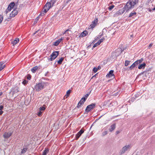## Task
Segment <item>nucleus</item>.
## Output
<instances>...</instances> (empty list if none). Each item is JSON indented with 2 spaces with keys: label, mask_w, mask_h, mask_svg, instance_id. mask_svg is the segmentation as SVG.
<instances>
[{
  "label": "nucleus",
  "mask_w": 155,
  "mask_h": 155,
  "mask_svg": "<svg viewBox=\"0 0 155 155\" xmlns=\"http://www.w3.org/2000/svg\"><path fill=\"white\" fill-rule=\"evenodd\" d=\"M19 41V39L18 38H16L14 41H12L11 43L14 46Z\"/></svg>",
  "instance_id": "a211bd4d"
},
{
  "label": "nucleus",
  "mask_w": 155,
  "mask_h": 155,
  "mask_svg": "<svg viewBox=\"0 0 155 155\" xmlns=\"http://www.w3.org/2000/svg\"><path fill=\"white\" fill-rule=\"evenodd\" d=\"M118 94V92H117V93H116L115 94H114V95L116 96Z\"/></svg>",
  "instance_id": "052dcab7"
},
{
  "label": "nucleus",
  "mask_w": 155,
  "mask_h": 155,
  "mask_svg": "<svg viewBox=\"0 0 155 155\" xmlns=\"http://www.w3.org/2000/svg\"><path fill=\"white\" fill-rule=\"evenodd\" d=\"M18 4L17 3H15L14 2H11L10 3V11L12 8L14 7H15V9H16L17 6H18Z\"/></svg>",
  "instance_id": "1a4fd4ad"
},
{
  "label": "nucleus",
  "mask_w": 155,
  "mask_h": 155,
  "mask_svg": "<svg viewBox=\"0 0 155 155\" xmlns=\"http://www.w3.org/2000/svg\"><path fill=\"white\" fill-rule=\"evenodd\" d=\"M130 62V61L128 60H126L125 61L124 65L125 66H127L129 64Z\"/></svg>",
  "instance_id": "bb28decb"
},
{
  "label": "nucleus",
  "mask_w": 155,
  "mask_h": 155,
  "mask_svg": "<svg viewBox=\"0 0 155 155\" xmlns=\"http://www.w3.org/2000/svg\"><path fill=\"white\" fill-rule=\"evenodd\" d=\"M31 76L30 75H28V76L27 77V78L28 80H30L31 79Z\"/></svg>",
  "instance_id": "c03bdc74"
},
{
  "label": "nucleus",
  "mask_w": 155,
  "mask_h": 155,
  "mask_svg": "<svg viewBox=\"0 0 155 155\" xmlns=\"http://www.w3.org/2000/svg\"><path fill=\"white\" fill-rule=\"evenodd\" d=\"M4 137L5 138H7L10 137V134L9 133H5L4 135Z\"/></svg>",
  "instance_id": "5701e85b"
},
{
  "label": "nucleus",
  "mask_w": 155,
  "mask_h": 155,
  "mask_svg": "<svg viewBox=\"0 0 155 155\" xmlns=\"http://www.w3.org/2000/svg\"><path fill=\"white\" fill-rule=\"evenodd\" d=\"M130 37H133V35H130Z\"/></svg>",
  "instance_id": "338daca9"
},
{
  "label": "nucleus",
  "mask_w": 155,
  "mask_h": 155,
  "mask_svg": "<svg viewBox=\"0 0 155 155\" xmlns=\"http://www.w3.org/2000/svg\"><path fill=\"white\" fill-rule=\"evenodd\" d=\"M97 74H96L95 75H94V76H93L91 78H93V77H95V76H96V75Z\"/></svg>",
  "instance_id": "e2e57ef3"
},
{
  "label": "nucleus",
  "mask_w": 155,
  "mask_h": 155,
  "mask_svg": "<svg viewBox=\"0 0 155 155\" xmlns=\"http://www.w3.org/2000/svg\"><path fill=\"white\" fill-rule=\"evenodd\" d=\"M96 25V23H94L92 22L91 24L90 25L91 28H93Z\"/></svg>",
  "instance_id": "c85d7f7f"
},
{
  "label": "nucleus",
  "mask_w": 155,
  "mask_h": 155,
  "mask_svg": "<svg viewBox=\"0 0 155 155\" xmlns=\"http://www.w3.org/2000/svg\"><path fill=\"white\" fill-rule=\"evenodd\" d=\"M99 38H99L98 36H96L94 40L93 41V43H94L97 39Z\"/></svg>",
  "instance_id": "72a5a7b5"
},
{
  "label": "nucleus",
  "mask_w": 155,
  "mask_h": 155,
  "mask_svg": "<svg viewBox=\"0 0 155 155\" xmlns=\"http://www.w3.org/2000/svg\"><path fill=\"white\" fill-rule=\"evenodd\" d=\"M5 62L4 61L0 62V71H2L5 67Z\"/></svg>",
  "instance_id": "f8f14e48"
},
{
  "label": "nucleus",
  "mask_w": 155,
  "mask_h": 155,
  "mask_svg": "<svg viewBox=\"0 0 155 155\" xmlns=\"http://www.w3.org/2000/svg\"><path fill=\"white\" fill-rule=\"evenodd\" d=\"M138 0H130L124 8L119 10L118 13L121 14L125 11L127 12L129 10L133 8L135 5L138 3Z\"/></svg>",
  "instance_id": "f257e3e1"
},
{
  "label": "nucleus",
  "mask_w": 155,
  "mask_h": 155,
  "mask_svg": "<svg viewBox=\"0 0 155 155\" xmlns=\"http://www.w3.org/2000/svg\"><path fill=\"white\" fill-rule=\"evenodd\" d=\"M91 91L89 92H88L87 94H86V95H85V97H85V98H86V100L87 99V97L91 93Z\"/></svg>",
  "instance_id": "f704fd0d"
},
{
  "label": "nucleus",
  "mask_w": 155,
  "mask_h": 155,
  "mask_svg": "<svg viewBox=\"0 0 155 155\" xmlns=\"http://www.w3.org/2000/svg\"><path fill=\"white\" fill-rule=\"evenodd\" d=\"M57 1V0H51L49 2L51 4V5L52 7L56 3Z\"/></svg>",
  "instance_id": "393cba45"
},
{
  "label": "nucleus",
  "mask_w": 155,
  "mask_h": 155,
  "mask_svg": "<svg viewBox=\"0 0 155 155\" xmlns=\"http://www.w3.org/2000/svg\"><path fill=\"white\" fill-rule=\"evenodd\" d=\"M146 66V64L145 63L143 62V63L140 64L138 67V68L139 69H144Z\"/></svg>",
  "instance_id": "4468645a"
},
{
  "label": "nucleus",
  "mask_w": 155,
  "mask_h": 155,
  "mask_svg": "<svg viewBox=\"0 0 155 155\" xmlns=\"http://www.w3.org/2000/svg\"><path fill=\"white\" fill-rule=\"evenodd\" d=\"M18 11L16 10H14L11 12L10 13V18L13 17L16 15L18 14Z\"/></svg>",
  "instance_id": "9d476101"
},
{
  "label": "nucleus",
  "mask_w": 155,
  "mask_h": 155,
  "mask_svg": "<svg viewBox=\"0 0 155 155\" xmlns=\"http://www.w3.org/2000/svg\"><path fill=\"white\" fill-rule=\"evenodd\" d=\"M52 6L51 5V4L49 2H48L46 3L45 5L44 6L42 11L40 15H44L45 13H46L52 7Z\"/></svg>",
  "instance_id": "7ed1b4c3"
},
{
  "label": "nucleus",
  "mask_w": 155,
  "mask_h": 155,
  "mask_svg": "<svg viewBox=\"0 0 155 155\" xmlns=\"http://www.w3.org/2000/svg\"><path fill=\"white\" fill-rule=\"evenodd\" d=\"M3 20L2 16L1 15H0V23H2Z\"/></svg>",
  "instance_id": "49530a36"
},
{
  "label": "nucleus",
  "mask_w": 155,
  "mask_h": 155,
  "mask_svg": "<svg viewBox=\"0 0 155 155\" xmlns=\"http://www.w3.org/2000/svg\"><path fill=\"white\" fill-rule=\"evenodd\" d=\"M97 70L98 69L96 67H94L93 69V71L94 73H96L97 71Z\"/></svg>",
  "instance_id": "473e14b6"
},
{
  "label": "nucleus",
  "mask_w": 155,
  "mask_h": 155,
  "mask_svg": "<svg viewBox=\"0 0 155 155\" xmlns=\"http://www.w3.org/2000/svg\"><path fill=\"white\" fill-rule=\"evenodd\" d=\"M84 131L82 130H81L78 133L76 134L75 137V139L78 140L81 136V135L84 133Z\"/></svg>",
  "instance_id": "6e6552de"
},
{
  "label": "nucleus",
  "mask_w": 155,
  "mask_h": 155,
  "mask_svg": "<svg viewBox=\"0 0 155 155\" xmlns=\"http://www.w3.org/2000/svg\"><path fill=\"white\" fill-rule=\"evenodd\" d=\"M58 45H59V44L57 42V41H56L55 42H54V44H53V45H54V46H57Z\"/></svg>",
  "instance_id": "ea45409f"
},
{
  "label": "nucleus",
  "mask_w": 155,
  "mask_h": 155,
  "mask_svg": "<svg viewBox=\"0 0 155 155\" xmlns=\"http://www.w3.org/2000/svg\"><path fill=\"white\" fill-rule=\"evenodd\" d=\"M71 90H68V91L67 92L65 96H66V97L69 96V94L71 93Z\"/></svg>",
  "instance_id": "7c9ffc66"
},
{
  "label": "nucleus",
  "mask_w": 155,
  "mask_h": 155,
  "mask_svg": "<svg viewBox=\"0 0 155 155\" xmlns=\"http://www.w3.org/2000/svg\"><path fill=\"white\" fill-rule=\"evenodd\" d=\"M104 39H105V38H104L103 37L101 39H100L99 40H100V41H101V42H102L104 40Z\"/></svg>",
  "instance_id": "09e8293b"
},
{
  "label": "nucleus",
  "mask_w": 155,
  "mask_h": 155,
  "mask_svg": "<svg viewBox=\"0 0 155 155\" xmlns=\"http://www.w3.org/2000/svg\"><path fill=\"white\" fill-rule=\"evenodd\" d=\"M2 94V92H1L0 93V96H1Z\"/></svg>",
  "instance_id": "0e129e2a"
},
{
  "label": "nucleus",
  "mask_w": 155,
  "mask_h": 155,
  "mask_svg": "<svg viewBox=\"0 0 155 155\" xmlns=\"http://www.w3.org/2000/svg\"><path fill=\"white\" fill-rule=\"evenodd\" d=\"M69 29H68L67 30H66L63 33V34H65L66 32H67V31H69Z\"/></svg>",
  "instance_id": "5fc2aeb1"
},
{
  "label": "nucleus",
  "mask_w": 155,
  "mask_h": 155,
  "mask_svg": "<svg viewBox=\"0 0 155 155\" xmlns=\"http://www.w3.org/2000/svg\"><path fill=\"white\" fill-rule=\"evenodd\" d=\"M116 133L117 134H118L119 133V131H116Z\"/></svg>",
  "instance_id": "680f3d73"
},
{
  "label": "nucleus",
  "mask_w": 155,
  "mask_h": 155,
  "mask_svg": "<svg viewBox=\"0 0 155 155\" xmlns=\"http://www.w3.org/2000/svg\"><path fill=\"white\" fill-rule=\"evenodd\" d=\"M49 151V150L48 148H45L43 151L42 154L41 155H46Z\"/></svg>",
  "instance_id": "f3484780"
},
{
  "label": "nucleus",
  "mask_w": 155,
  "mask_h": 155,
  "mask_svg": "<svg viewBox=\"0 0 155 155\" xmlns=\"http://www.w3.org/2000/svg\"><path fill=\"white\" fill-rule=\"evenodd\" d=\"M28 83V81L26 80H24L22 82V84L25 85Z\"/></svg>",
  "instance_id": "4c0bfd02"
},
{
  "label": "nucleus",
  "mask_w": 155,
  "mask_h": 155,
  "mask_svg": "<svg viewBox=\"0 0 155 155\" xmlns=\"http://www.w3.org/2000/svg\"><path fill=\"white\" fill-rule=\"evenodd\" d=\"M59 54L58 51H54L51 55L50 58L48 59V61H52L54 60L58 56Z\"/></svg>",
  "instance_id": "20e7f679"
},
{
  "label": "nucleus",
  "mask_w": 155,
  "mask_h": 155,
  "mask_svg": "<svg viewBox=\"0 0 155 155\" xmlns=\"http://www.w3.org/2000/svg\"><path fill=\"white\" fill-rule=\"evenodd\" d=\"M136 15V13L135 12H131L130 13L129 15V17H132L134 16L135 15Z\"/></svg>",
  "instance_id": "a878e982"
},
{
  "label": "nucleus",
  "mask_w": 155,
  "mask_h": 155,
  "mask_svg": "<svg viewBox=\"0 0 155 155\" xmlns=\"http://www.w3.org/2000/svg\"><path fill=\"white\" fill-rule=\"evenodd\" d=\"M88 32L86 31H84L80 35V37H84L88 34Z\"/></svg>",
  "instance_id": "dca6fc26"
},
{
  "label": "nucleus",
  "mask_w": 155,
  "mask_h": 155,
  "mask_svg": "<svg viewBox=\"0 0 155 155\" xmlns=\"http://www.w3.org/2000/svg\"><path fill=\"white\" fill-rule=\"evenodd\" d=\"M3 108V106L2 105H1L0 106V110H2Z\"/></svg>",
  "instance_id": "864d4df0"
},
{
  "label": "nucleus",
  "mask_w": 155,
  "mask_h": 155,
  "mask_svg": "<svg viewBox=\"0 0 155 155\" xmlns=\"http://www.w3.org/2000/svg\"><path fill=\"white\" fill-rule=\"evenodd\" d=\"M137 66L134 63L133 64L131 65L130 67H129L127 68L128 71H130L133 70L134 69V68L136 67Z\"/></svg>",
  "instance_id": "2eb2a0df"
},
{
  "label": "nucleus",
  "mask_w": 155,
  "mask_h": 155,
  "mask_svg": "<svg viewBox=\"0 0 155 155\" xmlns=\"http://www.w3.org/2000/svg\"><path fill=\"white\" fill-rule=\"evenodd\" d=\"M86 101V98L85 97H82L78 103H80L81 105L84 104Z\"/></svg>",
  "instance_id": "412c9836"
},
{
  "label": "nucleus",
  "mask_w": 155,
  "mask_h": 155,
  "mask_svg": "<svg viewBox=\"0 0 155 155\" xmlns=\"http://www.w3.org/2000/svg\"><path fill=\"white\" fill-rule=\"evenodd\" d=\"M38 67L37 66H35L34 67L31 69V71L32 72L34 73L36 71V70L38 69Z\"/></svg>",
  "instance_id": "b1692460"
},
{
  "label": "nucleus",
  "mask_w": 155,
  "mask_h": 155,
  "mask_svg": "<svg viewBox=\"0 0 155 155\" xmlns=\"http://www.w3.org/2000/svg\"><path fill=\"white\" fill-rule=\"evenodd\" d=\"M45 107H40L39 108V109L40 110H45Z\"/></svg>",
  "instance_id": "e433bc0d"
},
{
  "label": "nucleus",
  "mask_w": 155,
  "mask_h": 155,
  "mask_svg": "<svg viewBox=\"0 0 155 155\" xmlns=\"http://www.w3.org/2000/svg\"><path fill=\"white\" fill-rule=\"evenodd\" d=\"M10 7V4H8V7L7 8L6 10L5 11V13L6 14H7V13L10 11V9L9 8Z\"/></svg>",
  "instance_id": "c756f323"
},
{
  "label": "nucleus",
  "mask_w": 155,
  "mask_h": 155,
  "mask_svg": "<svg viewBox=\"0 0 155 155\" xmlns=\"http://www.w3.org/2000/svg\"><path fill=\"white\" fill-rule=\"evenodd\" d=\"M43 15H39L38 17H37L36 19H35V20H36V21H38L39 19V17L41 16H43Z\"/></svg>",
  "instance_id": "8fccbe9b"
},
{
  "label": "nucleus",
  "mask_w": 155,
  "mask_h": 155,
  "mask_svg": "<svg viewBox=\"0 0 155 155\" xmlns=\"http://www.w3.org/2000/svg\"><path fill=\"white\" fill-rule=\"evenodd\" d=\"M98 45H99L97 43H95L92 49H93V48H94L95 47H96V46H97Z\"/></svg>",
  "instance_id": "79ce46f5"
},
{
  "label": "nucleus",
  "mask_w": 155,
  "mask_h": 155,
  "mask_svg": "<svg viewBox=\"0 0 155 155\" xmlns=\"http://www.w3.org/2000/svg\"><path fill=\"white\" fill-rule=\"evenodd\" d=\"M152 45H153L152 44H150L148 47V48H149V49L152 46Z\"/></svg>",
  "instance_id": "603ef678"
},
{
  "label": "nucleus",
  "mask_w": 155,
  "mask_h": 155,
  "mask_svg": "<svg viewBox=\"0 0 155 155\" xmlns=\"http://www.w3.org/2000/svg\"><path fill=\"white\" fill-rule=\"evenodd\" d=\"M104 31H106V30L104 28L103 30H102V31L101 32H100V33L99 34V35H98V37L99 38H101V37L103 35V32H104Z\"/></svg>",
  "instance_id": "cd10ccee"
},
{
  "label": "nucleus",
  "mask_w": 155,
  "mask_h": 155,
  "mask_svg": "<svg viewBox=\"0 0 155 155\" xmlns=\"http://www.w3.org/2000/svg\"><path fill=\"white\" fill-rule=\"evenodd\" d=\"M62 40V38H60L56 41L58 44L60 43L61 41Z\"/></svg>",
  "instance_id": "37998d69"
},
{
  "label": "nucleus",
  "mask_w": 155,
  "mask_h": 155,
  "mask_svg": "<svg viewBox=\"0 0 155 155\" xmlns=\"http://www.w3.org/2000/svg\"><path fill=\"white\" fill-rule=\"evenodd\" d=\"M99 45L101 42L100 41V40H98L97 42Z\"/></svg>",
  "instance_id": "4d7b16f0"
},
{
  "label": "nucleus",
  "mask_w": 155,
  "mask_h": 155,
  "mask_svg": "<svg viewBox=\"0 0 155 155\" xmlns=\"http://www.w3.org/2000/svg\"><path fill=\"white\" fill-rule=\"evenodd\" d=\"M114 71L113 70H111L108 73V74L106 75V77L109 78H112V76H114L113 74Z\"/></svg>",
  "instance_id": "9b49d317"
},
{
  "label": "nucleus",
  "mask_w": 155,
  "mask_h": 155,
  "mask_svg": "<svg viewBox=\"0 0 155 155\" xmlns=\"http://www.w3.org/2000/svg\"><path fill=\"white\" fill-rule=\"evenodd\" d=\"M98 21L97 19L96 18L95 20H94L92 22L94 23H95L96 24L97 22Z\"/></svg>",
  "instance_id": "a18cd8bd"
},
{
  "label": "nucleus",
  "mask_w": 155,
  "mask_h": 155,
  "mask_svg": "<svg viewBox=\"0 0 155 155\" xmlns=\"http://www.w3.org/2000/svg\"><path fill=\"white\" fill-rule=\"evenodd\" d=\"M153 11L155 10V7L153 9Z\"/></svg>",
  "instance_id": "69168bd1"
},
{
  "label": "nucleus",
  "mask_w": 155,
  "mask_h": 155,
  "mask_svg": "<svg viewBox=\"0 0 155 155\" xmlns=\"http://www.w3.org/2000/svg\"><path fill=\"white\" fill-rule=\"evenodd\" d=\"M143 60V58H141L140 59L137 60L139 62V63L140 64V63L142 62Z\"/></svg>",
  "instance_id": "58836bf2"
},
{
  "label": "nucleus",
  "mask_w": 155,
  "mask_h": 155,
  "mask_svg": "<svg viewBox=\"0 0 155 155\" xmlns=\"http://www.w3.org/2000/svg\"><path fill=\"white\" fill-rule=\"evenodd\" d=\"M41 114L42 112L41 111H40L38 112V116H40L41 115Z\"/></svg>",
  "instance_id": "de8ad7c7"
},
{
  "label": "nucleus",
  "mask_w": 155,
  "mask_h": 155,
  "mask_svg": "<svg viewBox=\"0 0 155 155\" xmlns=\"http://www.w3.org/2000/svg\"><path fill=\"white\" fill-rule=\"evenodd\" d=\"M48 71L47 72L45 73V76H47V74H48Z\"/></svg>",
  "instance_id": "13d9d810"
},
{
  "label": "nucleus",
  "mask_w": 155,
  "mask_h": 155,
  "mask_svg": "<svg viewBox=\"0 0 155 155\" xmlns=\"http://www.w3.org/2000/svg\"><path fill=\"white\" fill-rule=\"evenodd\" d=\"M96 104L95 103H92L90 105H88L87 106L85 109V113H87L89 112L94 107Z\"/></svg>",
  "instance_id": "39448f33"
},
{
  "label": "nucleus",
  "mask_w": 155,
  "mask_h": 155,
  "mask_svg": "<svg viewBox=\"0 0 155 155\" xmlns=\"http://www.w3.org/2000/svg\"><path fill=\"white\" fill-rule=\"evenodd\" d=\"M130 148L131 147L130 145H128L122 147L120 152V154H123L125 151L130 149Z\"/></svg>",
  "instance_id": "423d86ee"
},
{
  "label": "nucleus",
  "mask_w": 155,
  "mask_h": 155,
  "mask_svg": "<svg viewBox=\"0 0 155 155\" xmlns=\"http://www.w3.org/2000/svg\"><path fill=\"white\" fill-rule=\"evenodd\" d=\"M108 132L107 131H106L103 132L102 134V136L103 137L105 135H106L107 134Z\"/></svg>",
  "instance_id": "2f4dec72"
},
{
  "label": "nucleus",
  "mask_w": 155,
  "mask_h": 155,
  "mask_svg": "<svg viewBox=\"0 0 155 155\" xmlns=\"http://www.w3.org/2000/svg\"><path fill=\"white\" fill-rule=\"evenodd\" d=\"M116 128V124L115 123L111 125L109 129V131L111 132Z\"/></svg>",
  "instance_id": "ddd939ff"
},
{
  "label": "nucleus",
  "mask_w": 155,
  "mask_h": 155,
  "mask_svg": "<svg viewBox=\"0 0 155 155\" xmlns=\"http://www.w3.org/2000/svg\"><path fill=\"white\" fill-rule=\"evenodd\" d=\"M140 93H137L135 95L134 97H133L130 100V101H134L136 98L138 97Z\"/></svg>",
  "instance_id": "6ab92c4d"
},
{
  "label": "nucleus",
  "mask_w": 155,
  "mask_h": 155,
  "mask_svg": "<svg viewBox=\"0 0 155 155\" xmlns=\"http://www.w3.org/2000/svg\"><path fill=\"white\" fill-rule=\"evenodd\" d=\"M48 84V82L41 81L40 83H37L35 86V90L37 91H39L46 87Z\"/></svg>",
  "instance_id": "f03ea898"
},
{
  "label": "nucleus",
  "mask_w": 155,
  "mask_h": 155,
  "mask_svg": "<svg viewBox=\"0 0 155 155\" xmlns=\"http://www.w3.org/2000/svg\"><path fill=\"white\" fill-rule=\"evenodd\" d=\"M3 113V111L2 110H0V115H1Z\"/></svg>",
  "instance_id": "bf43d9fd"
},
{
  "label": "nucleus",
  "mask_w": 155,
  "mask_h": 155,
  "mask_svg": "<svg viewBox=\"0 0 155 155\" xmlns=\"http://www.w3.org/2000/svg\"><path fill=\"white\" fill-rule=\"evenodd\" d=\"M81 104L80 103H78L77 105V107L79 108L81 106Z\"/></svg>",
  "instance_id": "3c124183"
},
{
  "label": "nucleus",
  "mask_w": 155,
  "mask_h": 155,
  "mask_svg": "<svg viewBox=\"0 0 155 155\" xmlns=\"http://www.w3.org/2000/svg\"><path fill=\"white\" fill-rule=\"evenodd\" d=\"M114 7V5H112L111 6H110L109 7V9L110 10H111Z\"/></svg>",
  "instance_id": "c9c22d12"
},
{
  "label": "nucleus",
  "mask_w": 155,
  "mask_h": 155,
  "mask_svg": "<svg viewBox=\"0 0 155 155\" xmlns=\"http://www.w3.org/2000/svg\"><path fill=\"white\" fill-rule=\"evenodd\" d=\"M134 63L136 64V65L137 66L138 65L140 64L139 63V62L137 60L135 61Z\"/></svg>",
  "instance_id": "a19ab883"
},
{
  "label": "nucleus",
  "mask_w": 155,
  "mask_h": 155,
  "mask_svg": "<svg viewBox=\"0 0 155 155\" xmlns=\"http://www.w3.org/2000/svg\"><path fill=\"white\" fill-rule=\"evenodd\" d=\"M39 31V30H38V31H36L35 32H34L33 33V35H34L35 34H36L37 33H38Z\"/></svg>",
  "instance_id": "6e6d98bb"
},
{
  "label": "nucleus",
  "mask_w": 155,
  "mask_h": 155,
  "mask_svg": "<svg viewBox=\"0 0 155 155\" xmlns=\"http://www.w3.org/2000/svg\"><path fill=\"white\" fill-rule=\"evenodd\" d=\"M71 0H67V2H69V1H70Z\"/></svg>",
  "instance_id": "774afa93"
},
{
  "label": "nucleus",
  "mask_w": 155,
  "mask_h": 155,
  "mask_svg": "<svg viewBox=\"0 0 155 155\" xmlns=\"http://www.w3.org/2000/svg\"><path fill=\"white\" fill-rule=\"evenodd\" d=\"M19 88L18 87H16L14 88L13 89H12V91L13 93H17L19 91Z\"/></svg>",
  "instance_id": "4be33fe9"
},
{
  "label": "nucleus",
  "mask_w": 155,
  "mask_h": 155,
  "mask_svg": "<svg viewBox=\"0 0 155 155\" xmlns=\"http://www.w3.org/2000/svg\"><path fill=\"white\" fill-rule=\"evenodd\" d=\"M64 59L63 57H61L58 61H56V62H57L58 64H62Z\"/></svg>",
  "instance_id": "aec40b11"
},
{
  "label": "nucleus",
  "mask_w": 155,
  "mask_h": 155,
  "mask_svg": "<svg viewBox=\"0 0 155 155\" xmlns=\"http://www.w3.org/2000/svg\"><path fill=\"white\" fill-rule=\"evenodd\" d=\"M28 147L29 144L24 145L23 149L21 150V154H23L25 153L28 149Z\"/></svg>",
  "instance_id": "0eeeda50"
}]
</instances>
